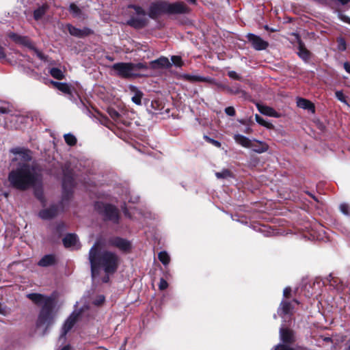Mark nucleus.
I'll use <instances>...</instances> for the list:
<instances>
[{
    "mask_svg": "<svg viewBox=\"0 0 350 350\" xmlns=\"http://www.w3.org/2000/svg\"><path fill=\"white\" fill-rule=\"evenodd\" d=\"M15 157L13 161L18 162L15 169L8 174L10 185L18 190L25 191L39 185L41 176L38 169L31 163V154L29 150L15 148L11 150Z\"/></svg>",
    "mask_w": 350,
    "mask_h": 350,
    "instance_id": "1",
    "label": "nucleus"
},
{
    "mask_svg": "<svg viewBox=\"0 0 350 350\" xmlns=\"http://www.w3.org/2000/svg\"><path fill=\"white\" fill-rule=\"evenodd\" d=\"M89 260L93 280H95L101 268L107 275L113 273L119 263V258L116 254L108 251H101L98 243H96L90 249Z\"/></svg>",
    "mask_w": 350,
    "mask_h": 350,
    "instance_id": "2",
    "label": "nucleus"
},
{
    "mask_svg": "<svg viewBox=\"0 0 350 350\" xmlns=\"http://www.w3.org/2000/svg\"><path fill=\"white\" fill-rule=\"evenodd\" d=\"M27 296L33 303L42 306L38 319V327H47L51 325L53 322L55 316L53 308L55 306V297L53 295L45 296L39 293H30Z\"/></svg>",
    "mask_w": 350,
    "mask_h": 350,
    "instance_id": "3",
    "label": "nucleus"
},
{
    "mask_svg": "<svg viewBox=\"0 0 350 350\" xmlns=\"http://www.w3.org/2000/svg\"><path fill=\"white\" fill-rule=\"evenodd\" d=\"M111 69L116 74L123 78H134L144 75L148 70L146 63L121 62L114 64Z\"/></svg>",
    "mask_w": 350,
    "mask_h": 350,
    "instance_id": "4",
    "label": "nucleus"
},
{
    "mask_svg": "<svg viewBox=\"0 0 350 350\" xmlns=\"http://www.w3.org/2000/svg\"><path fill=\"white\" fill-rule=\"evenodd\" d=\"M128 8L133 12L129 11L133 16L127 21V25L136 29L142 28L147 25V13L144 8L135 5H130Z\"/></svg>",
    "mask_w": 350,
    "mask_h": 350,
    "instance_id": "5",
    "label": "nucleus"
},
{
    "mask_svg": "<svg viewBox=\"0 0 350 350\" xmlns=\"http://www.w3.org/2000/svg\"><path fill=\"white\" fill-rule=\"evenodd\" d=\"M168 3L163 1H157L150 3L148 10V15L152 19H156L161 16L168 14Z\"/></svg>",
    "mask_w": 350,
    "mask_h": 350,
    "instance_id": "6",
    "label": "nucleus"
},
{
    "mask_svg": "<svg viewBox=\"0 0 350 350\" xmlns=\"http://www.w3.org/2000/svg\"><path fill=\"white\" fill-rule=\"evenodd\" d=\"M280 340L284 344H278L275 347L274 350H304L301 347L291 348L288 344L293 341V333L291 330L284 329L283 327L280 329Z\"/></svg>",
    "mask_w": 350,
    "mask_h": 350,
    "instance_id": "7",
    "label": "nucleus"
},
{
    "mask_svg": "<svg viewBox=\"0 0 350 350\" xmlns=\"http://www.w3.org/2000/svg\"><path fill=\"white\" fill-rule=\"evenodd\" d=\"M107 112L111 118L118 124L127 125L129 124V112L124 109H116L109 107Z\"/></svg>",
    "mask_w": 350,
    "mask_h": 350,
    "instance_id": "8",
    "label": "nucleus"
},
{
    "mask_svg": "<svg viewBox=\"0 0 350 350\" xmlns=\"http://www.w3.org/2000/svg\"><path fill=\"white\" fill-rule=\"evenodd\" d=\"M62 171L64 175L62 180L63 196L64 198H68L74 186L73 174L67 167L64 168Z\"/></svg>",
    "mask_w": 350,
    "mask_h": 350,
    "instance_id": "9",
    "label": "nucleus"
},
{
    "mask_svg": "<svg viewBox=\"0 0 350 350\" xmlns=\"http://www.w3.org/2000/svg\"><path fill=\"white\" fill-rule=\"evenodd\" d=\"M98 208H102V211L107 219L111 220L114 223L118 221L119 214L118 209L110 204H97Z\"/></svg>",
    "mask_w": 350,
    "mask_h": 350,
    "instance_id": "10",
    "label": "nucleus"
},
{
    "mask_svg": "<svg viewBox=\"0 0 350 350\" xmlns=\"http://www.w3.org/2000/svg\"><path fill=\"white\" fill-rule=\"evenodd\" d=\"M248 41L251 43L252 47L256 51H262L266 49L269 43L262 40L260 36L253 33H248L247 35Z\"/></svg>",
    "mask_w": 350,
    "mask_h": 350,
    "instance_id": "11",
    "label": "nucleus"
},
{
    "mask_svg": "<svg viewBox=\"0 0 350 350\" xmlns=\"http://www.w3.org/2000/svg\"><path fill=\"white\" fill-rule=\"evenodd\" d=\"M172 65V63L167 57L162 56L157 59L150 62L148 69L150 68L154 70H162L170 68Z\"/></svg>",
    "mask_w": 350,
    "mask_h": 350,
    "instance_id": "12",
    "label": "nucleus"
},
{
    "mask_svg": "<svg viewBox=\"0 0 350 350\" xmlns=\"http://www.w3.org/2000/svg\"><path fill=\"white\" fill-rule=\"evenodd\" d=\"M78 316L79 314L74 312L67 319L62 327V333L59 336L60 339L65 338L66 334L72 328L78 319Z\"/></svg>",
    "mask_w": 350,
    "mask_h": 350,
    "instance_id": "13",
    "label": "nucleus"
},
{
    "mask_svg": "<svg viewBox=\"0 0 350 350\" xmlns=\"http://www.w3.org/2000/svg\"><path fill=\"white\" fill-rule=\"evenodd\" d=\"M130 96L132 102L137 105L141 106L147 103V98L144 93L139 89H130Z\"/></svg>",
    "mask_w": 350,
    "mask_h": 350,
    "instance_id": "14",
    "label": "nucleus"
},
{
    "mask_svg": "<svg viewBox=\"0 0 350 350\" xmlns=\"http://www.w3.org/2000/svg\"><path fill=\"white\" fill-rule=\"evenodd\" d=\"M168 14H186L189 12V8L183 2L168 3Z\"/></svg>",
    "mask_w": 350,
    "mask_h": 350,
    "instance_id": "15",
    "label": "nucleus"
},
{
    "mask_svg": "<svg viewBox=\"0 0 350 350\" xmlns=\"http://www.w3.org/2000/svg\"><path fill=\"white\" fill-rule=\"evenodd\" d=\"M109 243L124 252H126L131 248L130 242L120 237H114L111 239L109 240Z\"/></svg>",
    "mask_w": 350,
    "mask_h": 350,
    "instance_id": "16",
    "label": "nucleus"
},
{
    "mask_svg": "<svg viewBox=\"0 0 350 350\" xmlns=\"http://www.w3.org/2000/svg\"><path fill=\"white\" fill-rule=\"evenodd\" d=\"M256 106L259 112L265 116L273 118H280L282 115L277 112L273 108L256 103Z\"/></svg>",
    "mask_w": 350,
    "mask_h": 350,
    "instance_id": "17",
    "label": "nucleus"
},
{
    "mask_svg": "<svg viewBox=\"0 0 350 350\" xmlns=\"http://www.w3.org/2000/svg\"><path fill=\"white\" fill-rule=\"evenodd\" d=\"M66 247L78 249L80 247L79 239L75 234H68L63 239Z\"/></svg>",
    "mask_w": 350,
    "mask_h": 350,
    "instance_id": "18",
    "label": "nucleus"
},
{
    "mask_svg": "<svg viewBox=\"0 0 350 350\" xmlns=\"http://www.w3.org/2000/svg\"><path fill=\"white\" fill-rule=\"evenodd\" d=\"M68 31L70 35L79 38H83L84 36H88L91 33L92 31L87 27L83 29L77 28L70 24L67 25Z\"/></svg>",
    "mask_w": 350,
    "mask_h": 350,
    "instance_id": "19",
    "label": "nucleus"
},
{
    "mask_svg": "<svg viewBox=\"0 0 350 350\" xmlns=\"http://www.w3.org/2000/svg\"><path fill=\"white\" fill-rule=\"evenodd\" d=\"M18 43L22 44L26 46H27L29 49L32 50L34 53L36 55V56L41 60H45L46 57L38 49L35 48L31 41L25 36H21V40L18 41Z\"/></svg>",
    "mask_w": 350,
    "mask_h": 350,
    "instance_id": "20",
    "label": "nucleus"
},
{
    "mask_svg": "<svg viewBox=\"0 0 350 350\" xmlns=\"http://www.w3.org/2000/svg\"><path fill=\"white\" fill-rule=\"evenodd\" d=\"M18 43L22 44L26 46H27L29 49L32 50L34 53L36 55V56L41 60H45L46 57L38 49L35 48L31 41L25 36H21V40L18 41Z\"/></svg>",
    "mask_w": 350,
    "mask_h": 350,
    "instance_id": "21",
    "label": "nucleus"
},
{
    "mask_svg": "<svg viewBox=\"0 0 350 350\" xmlns=\"http://www.w3.org/2000/svg\"><path fill=\"white\" fill-rule=\"evenodd\" d=\"M59 90V94L64 95L68 98L77 102V100H80V96L77 89H58Z\"/></svg>",
    "mask_w": 350,
    "mask_h": 350,
    "instance_id": "22",
    "label": "nucleus"
},
{
    "mask_svg": "<svg viewBox=\"0 0 350 350\" xmlns=\"http://www.w3.org/2000/svg\"><path fill=\"white\" fill-rule=\"evenodd\" d=\"M297 105L299 108L308 110L312 113H314L315 111L313 103L305 98H298L297 99Z\"/></svg>",
    "mask_w": 350,
    "mask_h": 350,
    "instance_id": "23",
    "label": "nucleus"
},
{
    "mask_svg": "<svg viewBox=\"0 0 350 350\" xmlns=\"http://www.w3.org/2000/svg\"><path fill=\"white\" fill-rule=\"evenodd\" d=\"M292 310L293 306L291 303L286 301H282L280 306L278 310V314L280 316L283 317V315L290 314L291 313Z\"/></svg>",
    "mask_w": 350,
    "mask_h": 350,
    "instance_id": "24",
    "label": "nucleus"
},
{
    "mask_svg": "<svg viewBox=\"0 0 350 350\" xmlns=\"http://www.w3.org/2000/svg\"><path fill=\"white\" fill-rule=\"evenodd\" d=\"M57 213V208L52 206L49 208L43 209L39 213V216L44 219H51Z\"/></svg>",
    "mask_w": 350,
    "mask_h": 350,
    "instance_id": "25",
    "label": "nucleus"
},
{
    "mask_svg": "<svg viewBox=\"0 0 350 350\" xmlns=\"http://www.w3.org/2000/svg\"><path fill=\"white\" fill-rule=\"evenodd\" d=\"M254 152L258 153H262L268 150V145L266 143L259 141L252 142V146L250 147Z\"/></svg>",
    "mask_w": 350,
    "mask_h": 350,
    "instance_id": "26",
    "label": "nucleus"
},
{
    "mask_svg": "<svg viewBox=\"0 0 350 350\" xmlns=\"http://www.w3.org/2000/svg\"><path fill=\"white\" fill-rule=\"evenodd\" d=\"M150 109H148L149 111L152 113H161V110L164 108L163 103L159 100H153L151 101Z\"/></svg>",
    "mask_w": 350,
    "mask_h": 350,
    "instance_id": "27",
    "label": "nucleus"
},
{
    "mask_svg": "<svg viewBox=\"0 0 350 350\" xmlns=\"http://www.w3.org/2000/svg\"><path fill=\"white\" fill-rule=\"evenodd\" d=\"M234 139L237 144L241 145L243 147L250 148L252 146V141H251L247 137H246L242 135H240V134L234 135Z\"/></svg>",
    "mask_w": 350,
    "mask_h": 350,
    "instance_id": "28",
    "label": "nucleus"
},
{
    "mask_svg": "<svg viewBox=\"0 0 350 350\" xmlns=\"http://www.w3.org/2000/svg\"><path fill=\"white\" fill-rule=\"evenodd\" d=\"M49 9V5L46 3L42 5L36 9L33 12V18L36 21H39L45 14Z\"/></svg>",
    "mask_w": 350,
    "mask_h": 350,
    "instance_id": "29",
    "label": "nucleus"
},
{
    "mask_svg": "<svg viewBox=\"0 0 350 350\" xmlns=\"http://www.w3.org/2000/svg\"><path fill=\"white\" fill-rule=\"evenodd\" d=\"M55 262V257L51 254L45 255L43 256L38 262L41 267H48Z\"/></svg>",
    "mask_w": 350,
    "mask_h": 350,
    "instance_id": "30",
    "label": "nucleus"
},
{
    "mask_svg": "<svg viewBox=\"0 0 350 350\" xmlns=\"http://www.w3.org/2000/svg\"><path fill=\"white\" fill-rule=\"evenodd\" d=\"M133 211V215L130 213V210L127 208H124V214L128 216L130 218L135 219H139V215H144L146 217V215L144 213H142L141 211H139L138 209L134 208L132 210Z\"/></svg>",
    "mask_w": 350,
    "mask_h": 350,
    "instance_id": "31",
    "label": "nucleus"
},
{
    "mask_svg": "<svg viewBox=\"0 0 350 350\" xmlns=\"http://www.w3.org/2000/svg\"><path fill=\"white\" fill-rule=\"evenodd\" d=\"M158 258L165 266L168 265L170 262V257L167 252L165 251L160 252L158 254Z\"/></svg>",
    "mask_w": 350,
    "mask_h": 350,
    "instance_id": "32",
    "label": "nucleus"
},
{
    "mask_svg": "<svg viewBox=\"0 0 350 350\" xmlns=\"http://www.w3.org/2000/svg\"><path fill=\"white\" fill-rule=\"evenodd\" d=\"M183 79L190 82H199L205 81V78L197 75H184Z\"/></svg>",
    "mask_w": 350,
    "mask_h": 350,
    "instance_id": "33",
    "label": "nucleus"
},
{
    "mask_svg": "<svg viewBox=\"0 0 350 350\" xmlns=\"http://www.w3.org/2000/svg\"><path fill=\"white\" fill-rule=\"evenodd\" d=\"M255 120L259 124H260L267 129H273V125L271 122H269L267 120H264L258 114L255 115Z\"/></svg>",
    "mask_w": 350,
    "mask_h": 350,
    "instance_id": "34",
    "label": "nucleus"
},
{
    "mask_svg": "<svg viewBox=\"0 0 350 350\" xmlns=\"http://www.w3.org/2000/svg\"><path fill=\"white\" fill-rule=\"evenodd\" d=\"M215 176L218 179H226L231 177L232 174L228 170L224 169L221 172H216Z\"/></svg>",
    "mask_w": 350,
    "mask_h": 350,
    "instance_id": "35",
    "label": "nucleus"
},
{
    "mask_svg": "<svg viewBox=\"0 0 350 350\" xmlns=\"http://www.w3.org/2000/svg\"><path fill=\"white\" fill-rule=\"evenodd\" d=\"M231 93L234 94H241V96L245 100H249L252 101V99L250 95H248L245 91L242 90L235 89L233 91V89H230Z\"/></svg>",
    "mask_w": 350,
    "mask_h": 350,
    "instance_id": "36",
    "label": "nucleus"
},
{
    "mask_svg": "<svg viewBox=\"0 0 350 350\" xmlns=\"http://www.w3.org/2000/svg\"><path fill=\"white\" fill-rule=\"evenodd\" d=\"M64 139H65L66 144L69 146H73L77 142L76 137L72 134H70V133L65 134L64 135Z\"/></svg>",
    "mask_w": 350,
    "mask_h": 350,
    "instance_id": "37",
    "label": "nucleus"
},
{
    "mask_svg": "<svg viewBox=\"0 0 350 350\" xmlns=\"http://www.w3.org/2000/svg\"><path fill=\"white\" fill-rule=\"evenodd\" d=\"M51 75L57 79H62L64 77V74L61 70L57 68L51 69Z\"/></svg>",
    "mask_w": 350,
    "mask_h": 350,
    "instance_id": "38",
    "label": "nucleus"
},
{
    "mask_svg": "<svg viewBox=\"0 0 350 350\" xmlns=\"http://www.w3.org/2000/svg\"><path fill=\"white\" fill-rule=\"evenodd\" d=\"M139 196L137 195H131L130 191H126V198L124 200H127L129 202L131 203H137L139 201Z\"/></svg>",
    "mask_w": 350,
    "mask_h": 350,
    "instance_id": "39",
    "label": "nucleus"
},
{
    "mask_svg": "<svg viewBox=\"0 0 350 350\" xmlns=\"http://www.w3.org/2000/svg\"><path fill=\"white\" fill-rule=\"evenodd\" d=\"M70 12L75 16H79L81 14V10L75 4L71 3L70 5Z\"/></svg>",
    "mask_w": 350,
    "mask_h": 350,
    "instance_id": "40",
    "label": "nucleus"
},
{
    "mask_svg": "<svg viewBox=\"0 0 350 350\" xmlns=\"http://www.w3.org/2000/svg\"><path fill=\"white\" fill-rule=\"evenodd\" d=\"M172 64L177 67H181L183 64L182 59L180 56L173 55L171 57Z\"/></svg>",
    "mask_w": 350,
    "mask_h": 350,
    "instance_id": "41",
    "label": "nucleus"
},
{
    "mask_svg": "<svg viewBox=\"0 0 350 350\" xmlns=\"http://www.w3.org/2000/svg\"><path fill=\"white\" fill-rule=\"evenodd\" d=\"M340 211L345 215H350V206L346 203L340 205Z\"/></svg>",
    "mask_w": 350,
    "mask_h": 350,
    "instance_id": "42",
    "label": "nucleus"
},
{
    "mask_svg": "<svg viewBox=\"0 0 350 350\" xmlns=\"http://www.w3.org/2000/svg\"><path fill=\"white\" fill-rule=\"evenodd\" d=\"M336 98L340 101H341L342 103H343L346 105L349 106V104H348V103H347V101L346 100V96L343 94L342 91H337V92H336Z\"/></svg>",
    "mask_w": 350,
    "mask_h": 350,
    "instance_id": "43",
    "label": "nucleus"
},
{
    "mask_svg": "<svg viewBox=\"0 0 350 350\" xmlns=\"http://www.w3.org/2000/svg\"><path fill=\"white\" fill-rule=\"evenodd\" d=\"M298 55L304 59H307L309 57L308 51L306 49H304L301 46H299Z\"/></svg>",
    "mask_w": 350,
    "mask_h": 350,
    "instance_id": "44",
    "label": "nucleus"
},
{
    "mask_svg": "<svg viewBox=\"0 0 350 350\" xmlns=\"http://www.w3.org/2000/svg\"><path fill=\"white\" fill-rule=\"evenodd\" d=\"M338 42V49L343 51L346 49V42L342 38H339L337 40Z\"/></svg>",
    "mask_w": 350,
    "mask_h": 350,
    "instance_id": "45",
    "label": "nucleus"
},
{
    "mask_svg": "<svg viewBox=\"0 0 350 350\" xmlns=\"http://www.w3.org/2000/svg\"><path fill=\"white\" fill-rule=\"evenodd\" d=\"M105 301V297L102 295H98L96 299L94 301V304L96 306H100Z\"/></svg>",
    "mask_w": 350,
    "mask_h": 350,
    "instance_id": "46",
    "label": "nucleus"
},
{
    "mask_svg": "<svg viewBox=\"0 0 350 350\" xmlns=\"http://www.w3.org/2000/svg\"><path fill=\"white\" fill-rule=\"evenodd\" d=\"M168 284L167 282L163 278L160 280L159 288L160 290L163 291L167 288Z\"/></svg>",
    "mask_w": 350,
    "mask_h": 350,
    "instance_id": "47",
    "label": "nucleus"
},
{
    "mask_svg": "<svg viewBox=\"0 0 350 350\" xmlns=\"http://www.w3.org/2000/svg\"><path fill=\"white\" fill-rule=\"evenodd\" d=\"M225 112L230 116H234L235 115V110L232 107H228L225 109Z\"/></svg>",
    "mask_w": 350,
    "mask_h": 350,
    "instance_id": "48",
    "label": "nucleus"
},
{
    "mask_svg": "<svg viewBox=\"0 0 350 350\" xmlns=\"http://www.w3.org/2000/svg\"><path fill=\"white\" fill-rule=\"evenodd\" d=\"M9 38H11L12 40H14V42H16V43H18V41L21 40V36L16 33H11L9 34Z\"/></svg>",
    "mask_w": 350,
    "mask_h": 350,
    "instance_id": "49",
    "label": "nucleus"
},
{
    "mask_svg": "<svg viewBox=\"0 0 350 350\" xmlns=\"http://www.w3.org/2000/svg\"><path fill=\"white\" fill-rule=\"evenodd\" d=\"M338 17L343 22L345 23H349L350 24V18L341 14V13H339L338 14Z\"/></svg>",
    "mask_w": 350,
    "mask_h": 350,
    "instance_id": "50",
    "label": "nucleus"
},
{
    "mask_svg": "<svg viewBox=\"0 0 350 350\" xmlns=\"http://www.w3.org/2000/svg\"><path fill=\"white\" fill-rule=\"evenodd\" d=\"M228 76L230 78L232 79H239L240 77L239 75L235 71H230L228 72Z\"/></svg>",
    "mask_w": 350,
    "mask_h": 350,
    "instance_id": "51",
    "label": "nucleus"
},
{
    "mask_svg": "<svg viewBox=\"0 0 350 350\" xmlns=\"http://www.w3.org/2000/svg\"><path fill=\"white\" fill-rule=\"evenodd\" d=\"M207 140L211 142L213 145L215 146L216 147H220L221 143L217 140H215L213 139L208 138V137H206Z\"/></svg>",
    "mask_w": 350,
    "mask_h": 350,
    "instance_id": "52",
    "label": "nucleus"
},
{
    "mask_svg": "<svg viewBox=\"0 0 350 350\" xmlns=\"http://www.w3.org/2000/svg\"><path fill=\"white\" fill-rule=\"evenodd\" d=\"M291 288L290 287H286L283 291L284 297H288L291 294Z\"/></svg>",
    "mask_w": 350,
    "mask_h": 350,
    "instance_id": "53",
    "label": "nucleus"
},
{
    "mask_svg": "<svg viewBox=\"0 0 350 350\" xmlns=\"http://www.w3.org/2000/svg\"><path fill=\"white\" fill-rule=\"evenodd\" d=\"M10 112V110L6 107H0V113L1 114H8Z\"/></svg>",
    "mask_w": 350,
    "mask_h": 350,
    "instance_id": "54",
    "label": "nucleus"
},
{
    "mask_svg": "<svg viewBox=\"0 0 350 350\" xmlns=\"http://www.w3.org/2000/svg\"><path fill=\"white\" fill-rule=\"evenodd\" d=\"M35 195L38 199L42 200V192L41 191L36 190L35 191Z\"/></svg>",
    "mask_w": 350,
    "mask_h": 350,
    "instance_id": "55",
    "label": "nucleus"
},
{
    "mask_svg": "<svg viewBox=\"0 0 350 350\" xmlns=\"http://www.w3.org/2000/svg\"><path fill=\"white\" fill-rule=\"evenodd\" d=\"M5 57V54L4 52V49L0 46V59H4Z\"/></svg>",
    "mask_w": 350,
    "mask_h": 350,
    "instance_id": "56",
    "label": "nucleus"
},
{
    "mask_svg": "<svg viewBox=\"0 0 350 350\" xmlns=\"http://www.w3.org/2000/svg\"><path fill=\"white\" fill-rule=\"evenodd\" d=\"M344 68L345 69V70L350 73V63L349 62H345L344 64Z\"/></svg>",
    "mask_w": 350,
    "mask_h": 350,
    "instance_id": "57",
    "label": "nucleus"
},
{
    "mask_svg": "<svg viewBox=\"0 0 350 350\" xmlns=\"http://www.w3.org/2000/svg\"><path fill=\"white\" fill-rule=\"evenodd\" d=\"M7 313L6 308L0 305V314L5 315Z\"/></svg>",
    "mask_w": 350,
    "mask_h": 350,
    "instance_id": "58",
    "label": "nucleus"
},
{
    "mask_svg": "<svg viewBox=\"0 0 350 350\" xmlns=\"http://www.w3.org/2000/svg\"><path fill=\"white\" fill-rule=\"evenodd\" d=\"M13 118L16 119L17 121L22 122L23 120H25V118L21 116H15L13 117Z\"/></svg>",
    "mask_w": 350,
    "mask_h": 350,
    "instance_id": "59",
    "label": "nucleus"
},
{
    "mask_svg": "<svg viewBox=\"0 0 350 350\" xmlns=\"http://www.w3.org/2000/svg\"><path fill=\"white\" fill-rule=\"evenodd\" d=\"M51 84H53V85H55L56 88H61L60 87V85L61 83H58V82H53V81H51Z\"/></svg>",
    "mask_w": 350,
    "mask_h": 350,
    "instance_id": "60",
    "label": "nucleus"
},
{
    "mask_svg": "<svg viewBox=\"0 0 350 350\" xmlns=\"http://www.w3.org/2000/svg\"><path fill=\"white\" fill-rule=\"evenodd\" d=\"M61 350H72V349L70 345H66Z\"/></svg>",
    "mask_w": 350,
    "mask_h": 350,
    "instance_id": "61",
    "label": "nucleus"
},
{
    "mask_svg": "<svg viewBox=\"0 0 350 350\" xmlns=\"http://www.w3.org/2000/svg\"><path fill=\"white\" fill-rule=\"evenodd\" d=\"M109 281V276L107 275V276H105L103 278V282H107Z\"/></svg>",
    "mask_w": 350,
    "mask_h": 350,
    "instance_id": "62",
    "label": "nucleus"
},
{
    "mask_svg": "<svg viewBox=\"0 0 350 350\" xmlns=\"http://www.w3.org/2000/svg\"><path fill=\"white\" fill-rule=\"evenodd\" d=\"M189 2H190L192 4H195L196 3V0H187Z\"/></svg>",
    "mask_w": 350,
    "mask_h": 350,
    "instance_id": "63",
    "label": "nucleus"
},
{
    "mask_svg": "<svg viewBox=\"0 0 350 350\" xmlns=\"http://www.w3.org/2000/svg\"><path fill=\"white\" fill-rule=\"evenodd\" d=\"M348 350H350V345H349V347H348Z\"/></svg>",
    "mask_w": 350,
    "mask_h": 350,
    "instance_id": "64",
    "label": "nucleus"
}]
</instances>
